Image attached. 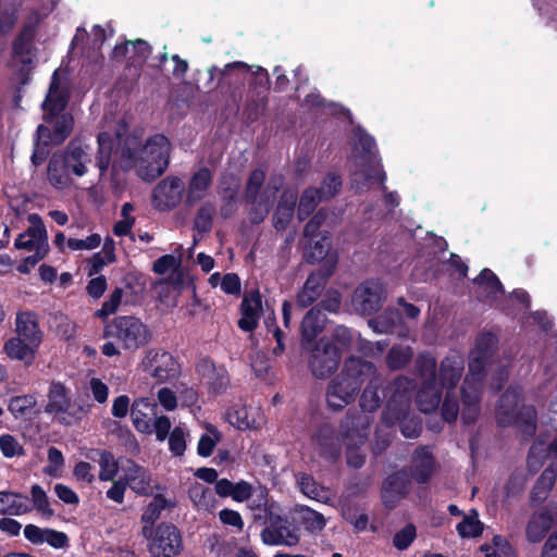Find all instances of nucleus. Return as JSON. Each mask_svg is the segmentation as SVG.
I'll list each match as a JSON object with an SVG mask.
<instances>
[{"label": "nucleus", "mask_w": 557, "mask_h": 557, "mask_svg": "<svg viewBox=\"0 0 557 557\" xmlns=\"http://www.w3.org/2000/svg\"><path fill=\"white\" fill-rule=\"evenodd\" d=\"M556 522L557 503L552 502L530 517L525 527L527 539L532 543L541 542Z\"/></svg>", "instance_id": "16"}, {"label": "nucleus", "mask_w": 557, "mask_h": 557, "mask_svg": "<svg viewBox=\"0 0 557 557\" xmlns=\"http://www.w3.org/2000/svg\"><path fill=\"white\" fill-rule=\"evenodd\" d=\"M123 480L126 485L132 488L138 495H149L153 491V484L151 475L141 466L135 463L132 460H127L126 465L123 466Z\"/></svg>", "instance_id": "21"}, {"label": "nucleus", "mask_w": 557, "mask_h": 557, "mask_svg": "<svg viewBox=\"0 0 557 557\" xmlns=\"http://www.w3.org/2000/svg\"><path fill=\"white\" fill-rule=\"evenodd\" d=\"M463 368V358L457 354L446 357L441 362L440 381L442 388L446 389L445 399L442 406V416L447 422H453L458 417L459 405L455 397L454 388L459 383Z\"/></svg>", "instance_id": "8"}, {"label": "nucleus", "mask_w": 557, "mask_h": 557, "mask_svg": "<svg viewBox=\"0 0 557 557\" xmlns=\"http://www.w3.org/2000/svg\"><path fill=\"white\" fill-rule=\"evenodd\" d=\"M370 424V417L366 413L349 416L341 424V434L347 448V463L352 468L358 469L364 463V455L358 449L368 438Z\"/></svg>", "instance_id": "9"}, {"label": "nucleus", "mask_w": 557, "mask_h": 557, "mask_svg": "<svg viewBox=\"0 0 557 557\" xmlns=\"http://www.w3.org/2000/svg\"><path fill=\"white\" fill-rule=\"evenodd\" d=\"M434 472V458L426 448L417 449L412 457L411 475L418 483H425Z\"/></svg>", "instance_id": "32"}, {"label": "nucleus", "mask_w": 557, "mask_h": 557, "mask_svg": "<svg viewBox=\"0 0 557 557\" xmlns=\"http://www.w3.org/2000/svg\"><path fill=\"white\" fill-rule=\"evenodd\" d=\"M37 21H26L12 41V57L23 65L32 63V54L36 50Z\"/></svg>", "instance_id": "18"}, {"label": "nucleus", "mask_w": 557, "mask_h": 557, "mask_svg": "<svg viewBox=\"0 0 557 557\" xmlns=\"http://www.w3.org/2000/svg\"><path fill=\"white\" fill-rule=\"evenodd\" d=\"M368 382L361 398L360 406L364 411L372 412L380 407V380L376 368L369 361L359 358H349L345 361L342 372L330 383L326 401L335 409H342L350 404L360 386Z\"/></svg>", "instance_id": "2"}, {"label": "nucleus", "mask_w": 557, "mask_h": 557, "mask_svg": "<svg viewBox=\"0 0 557 557\" xmlns=\"http://www.w3.org/2000/svg\"><path fill=\"white\" fill-rule=\"evenodd\" d=\"M519 388H509L500 397L497 408V420L500 424L516 423L527 435L535 432V410L531 406H521Z\"/></svg>", "instance_id": "7"}, {"label": "nucleus", "mask_w": 557, "mask_h": 557, "mask_svg": "<svg viewBox=\"0 0 557 557\" xmlns=\"http://www.w3.org/2000/svg\"><path fill=\"white\" fill-rule=\"evenodd\" d=\"M143 364L144 370L157 382L168 381L178 372L175 359L166 351H149Z\"/></svg>", "instance_id": "15"}, {"label": "nucleus", "mask_w": 557, "mask_h": 557, "mask_svg": "<svg viewBox=\"0 0 557 557\" xmlns=\"http://www.w3.org/2000/svg\"><path fill=\"white\" fill-rule=\"evenodd\" d=\"M300 491L309 498L327 504L331 502V493L318 484L310 475L301 474L298 478Z\"/></svg>", "instance_id": "43"}, {"label": "nucleus", "mask_w": 557, "mask_h": 557, "mask_svg": "<svg viewBox=\"0 0 557 557\" xmlns=\"http://www.w3.org/2000/svg\"><path fill=\"white\" fill-rule=\"evenodd\" d=\"M325 317L322 311L314 307L304 318L301 323V331L304 339L312 341L323 329Z\"/></svg>", "instance_id": "42"}, {"label": "nucleus", "mask_w": 557, "mask_h": 557, "mask_svg": "<svg viewBox=\"0 0 557 557\" xmlns=\"http://www.w3.org/2000/svg\"><path fill=\"white\" fill-rule=\"evenodd\" d=\"M70 171L64 160L54 153L48 166V181L58 189L66 188L71 185Z\"/></svg>", "instance_id": "37"}, {"label": "nucleus", "mask_w": 557, "mask_h": 557, "mask_svg": "<svg viewBox=\"0 0 557 557\" xmlns=\"http://www.w3.org/2000/svg\"><path fill=\"white\" fill-rule=\"evenodd\" d=\"M48 465L44 468V472L52 478H60L64 467V457L57 447L48 449Z\"/></svg>", "instance_id": "55"}, {"label": "nucleus", "mask_w": 557, "mask_h": 557, "mask_svg": "<svg viewBox=\"0 0 557 557\" xmlns=\"http://www.w3.org/2000/svg\"><path fill=\"white\" fill-rule=\"evenodd\" d=\"M98 165L106 171L112 163L121 169L136 168L138 176L151 182L168 168L170 141H98Z\"/></svg>", "instance_id": "1"}, {"label": "nucleus", "mask_w": 557, "mask_h": 557, "mask_svg": "<svg viewBox=\"0 0 557 557\" xmlns=\"http://www.w3.org/2000/svg\"><path fill=\"white\" fill-rule=\"evenodd\" d=\"M557 476V469L553 466L546 468L535 482L530 499L532 503L541 504L549 495Z\"/></svg>", "instance_id": "36"}, {"label": "nucleus", "mask_w": 557, "mask_h": 557, "mask_svg": "<svg viewBox=\"0 0 557 557\" xmlns=\"http://www.w3.org/2000/svg\"><path fill=\"white\" fill-rule=\"evenodd\" d=\"M475 282L485 287V290L491 296H496L498 293H503V285L497 276L488 269H484Z\"/></svg>", "instance_id": "61"}, {"label": "nucleus", "mask_w": 557, "mask_h": 557, "mask_svg": "<svg viewBox=\"0 0 557 557\" xmlns=\"http://www.w3.org/2000/svg\"><path fill=\"white\" fill-rule=\"evenodd\" d=\"M330 248L331 244L326 235H322L318 239L310 238L309 243L306 245L305 258L312 263L319 262L326 257Z\"/></svg>", "instance_id": "49"}, {"label": "nucleus", "mask_w": 557, "mask_h": 557, "mask_svg": "<svg viewBox=\"0 0 557 557\" xmlns=\"http://www.w3.org/2000/svg\"><path fill=\"white\" fill-rule=\"evenodd\" d=\"M45 411L61 424L73 425L86 414L85 408L73 401L61 383H51Z\"/></svg>", "instance_id": "10"}, {"label": "nucleus", "mask_w": 557, "mask_h": 557, "mask_svg": "<svg viewBox=\"0 0 557 557\" xmlns=\"http://www.w3.org/2000/svg\"><path fill=\"white\" fill-rule=\"evenodd\" d=\"M189 498L197 509L208 510L213 506L214 494L210 487L194 483L189 488Z\"/></svg>", "instance_id": "47"}, {"label": "nucleus", "mask_w": 557, "mask_h": 557, "mask_svg": "<svg viewBox=\"0 0 557 557\" xmlns=\"http://www.w3.org/2000/svg\"><path fill=\"white\" fill-rule=\"evenodd\" d=\"M36 405V398L33 395H23L11 398L9 403V410L15 417L25 416Z\"/></svg>", "instance_id": "58"}, {"label": "nucleus", "mask_w": 557, "mask_h": 557, "mask_svg": "<svg viewBox=\"0 0 557 557\" xmlns=\"http://www.w3.org/2000/svg\"><path fill=\"white\" fill-rule=\"evenodd\" d=\"M106 335L112 337L126 350H137L146 346L150 338L149 327L139 319L133 315H120L114 318L106 326Z\"/></svg>", "instance_id": "6"}, {"label": "nucleus", "mask_w": 557, "mask_h": 557, "mask_svg": "<svg viewBox=\"0 0 557 557\" xmlns=\"http://www.w3.org/2000/svg\"><path fill=\"white\" fill-rule=\"evenodd\" d=\"M28 221L32 226L18 235L15 239L14 246L17 249L34 251V255L27 257L25 261L35 265L48 251L47 231L38 214H30L28 216Z\"/></svg>", "instance_id": "11"}, {"label": "nucleus", "mask_w": 557, "mask_h": 557, "mask_svg": "<svg viewBox=\"0 0 557 557\" xmlns=\"http://www.w3.org/2000/svg\"><path fill=\"white\" fill-rule=\"evenodd\" d=\"M32 511L26 495L12 491H0V515L23 516Z\"/></svg>", "instance_id": "29"}, {"label": "nucleus", "mask_w": 557, "mask_h": 557, "mask_svg": "<svg viewBox=\"0 0 557 557\" xmlns=\"http://www.w3.org/2000/svg\"><path fill=\"white\" fill-rule=\"evenodd\" d=\"M25 539L34 545L48 544L49 546L61 549L69 546V536L61 531L50 528H39L36 524H26L24 528Z\"/></svg>", "instance_id": "20"}, {"label": "nucleus", "mask_w": 557, "mask_h": 557, "mask_svg": "<svg viewBox=\"0 0 557 557\" xmlns=\"http://www.w3.org/2000/svg\"><path fill=\"white\" fill-rule=\"evenodd\" d=\"M435 359L431 355H420L417 358L416 367L424 381H436L435 379Z\"/></svg>", "instance_id": "63"}, {"label": "nucleus", "mask_w": 557, "mask_h": 557, "mask_svg": "<svg viewBox=\"0 0 557 557\" xmlns=\"http://www.w3.org/2000/svg\"><path fill=\"white\" fill-rule=\"evenodd\" d=\"M485 557H512V550L508 542L502 536H494L493 544L482 547Z\"/></svg>", "instance_id": "60"}, {"label": "nucleus", "mask_w": 557, "mask_h": 557, "mask_svg": "<svg viewBox=\"0 0 557 557\" xmlns=\"http://www.w3.org/2000/svg\"><path fill=\"white\" fill-rule=\"evenodd\" d=\"M174 499L165 498L162 494H157L152 500L147 505L141 516V521L145 523L143 533L145 536L151 534L152 524L159 519L162 510L175 507Z\"/></svg>", "instance_id": "31"}, {"label": "nucleus", "mask_w": 557, "mask_h": 557, "mask_svg": "<svg viewBox=\"0 0 557 557\" xmlns=\"http://www.w3.org/2000/svg\"><path fill=\"white\" fill-rule=\"evenodd\" d=\"M441 391L436 381H424L417 394V403L422 412L434 411L440 404Z\"/></svg>", "instance_id": "35"}, {"label": "nucleus", "mask_w": 557, "mask_h": 557, "mask_svg": "<svg viewBox=\"0 0 557 557\" xmlns=\"http://www.w3.org/2000/svg\"><path fill=\"white\" fill-rule=\"evenodd\" d=\"M232 425L239 430L259 429L264 424V414L258 406H240L227 412Z\"/></svg>", "instance_id": "22"}, {"label": "nucleus", "mask_w": 557, "mask_h": 557, "mask_svg": "<svg viewBox=\"0 0 557 557\" xmlns=\"http://www.w3.org/2000/svg\"><path fill=\"white\" fill-rule=\"evenodd\" d=\"M197 369L214 393H222L228 386V375L223 367L216 368L211 360L205 359L199 362Z\"/></svg>", "instance_id": "28"}, {"label": "nucleus", "mask_w": 557, "mask_h": 557, "mask_svg": "<svg viewBox=\"0 0 557 557\" xmlns=\"http://www.w3.org/2000/svg\"><path fill=\"white\" fill-rule=\"evenodd\" d=\"M36 347L30 345L29 342L25 343L22 337H13L4 344V351L11 359L29 363L34 359Z\"/></svg>", "instance_id": "40"}, {"label": "nucleus", "mask_w": 557, "mask_h": 557, "mask_svg": "<svg viewBox=\"0 0 557 557\" xmlns=\"http://www.w3.org/2000/svg\"><path fill=\"white\" fill-rule=\"evenodd\" d=\"M70 91L67 87H61L58 71H54L50 81L49 90L44 101V109L47 114L61 113L67 107Z\"/></svg>", "instance_id": "24"}, {"label": "nucleus", "mask_w": 557, "mask_h": 557, "mask_svg": "<svg viewBox=\"0 0 557 557\" xmlns=\"http://www.w3.org/2000/svg\"><path fill=\"white\" fill-rule=\"evenodd\" d=\"M412 355V350L409 346L395 345L387 354L386 363L389 369L398 370L404 368L411 360Z\"/></svg>", "instance_id": "52"}, {"label": "nucleus", "mask_w": 557, "mask_h": 557, "mask_svg": "<svg viewBox=\"0 0 557 557\" xmlns=\"http://www.w3.org/2000/svg\"><path fill=\"white\" fill-rule=\"evenodd\" d=\"M314 449L325 459L335 460L339 455L338 438L329 425L321 426L312 438Z\"/></svg>", "instance_id": "27"}, {"label": "nucleus", "mask_w": 557, "mask_h": 557, "mask_svg": "<svg viewBox=\"0 0 557 557\" xmlns=\"http://www.w3.org/2000/svg\"><path fill=\"white\" fill-rule=\"evenodd\" d=\"M221 432L212 424H205V433L200 436L197 453L201 457H209L216 444L221 441Z\"/></svg>", "instance_id": "46"}, {"label": "nucleus", "mask_w": 557, "mask_h": 557, "mask_svg": "<svg viewBox=\"0 0 557 557\" xmlns=\"http://www.w3.org/2000/svg\"><path fill=\"white\" fill-rule=\"evenodd\" d=\"M354 149L357 154L354 157L356 169L351 177L352 187L361 193L379 183L385 189L386 175L382 170L374 141H357Z\"/></svg>", "instance_id": "5"}, {"label": "nucleus", "mask_w": 557, "mask_h": 557, "mask_svg": "<svg viewBox=\"0 0 557 557\" xmlns=\"http://www.w3.org/2000/svg\"><path fill=\"white\" fill-rule=\"evenodd\" d=\"M0 450L7 458L22 456L24 453L20 442L11 434L0 435Z\"/></svg>", "instance_id": "64"}, {"label": "nucleus", "mask_w": 557, "mask_h": 557, "mask_svg": "<svg viewBox=\"0 0 557 557\" xmlns=\"http://www.w3.org/2000/svg\"><path fill=\"white\" fill-rule=\"evenodd\" d=\"M150 407H151V404L146 398L138 399L133 404V407L131 410L132 421H133L135 429L141 433H151L152 432V424L146 418V413L143 412V409H149Z\"/></svg>", "instance_id": "48"}, {"label": "nucleus", "mask_w": 557, "mask_h": 557, "mask_svg": "<svg viewBox=\"0 0 557 557\" xmlns=\"http://www.w3.org/2000/svg\"><path fill=\"white\" fill-rule=\"evenodd\" d=\"M211 172L208 169L198 170L190 180L187 202L195 203L202 199L211 184Z\"/></svg>", "instance_id": "38"}, {"label": "nucleus", "mask_w": 557, "mask_h": 557, "mask_svg": "<svg viewBox=\"0 0 557 557\" xmlns=\"http://www.w3.org/2000/svg\"><path fill=\"white\" fill-rule=\"evenodd\" d=\"M151 553L157 557H172L182 550V537L173 524L161 523L150 545Z\"/></svg>", "instance_id": "14"}, {"label": "nucleus", "mask_w": 557, "mask_h": 557, "mask_svg": "<svg viewBox=\"0 0 557 557\" xmlns=\"http://www.w3.org/2000/svg\"><path fill=\"white\" fill-rule=\"evenodd\" d=\"M261 539L267 545L295 546L299 542V534L282 517L271 516L270 524L261 532Z\"/></svg>", "instance_id": "17"}, {"label": "nucleus", "mask_w": 557, "mask_h": 557, "mask_svg": "<svg viewBox=\"0 0 557 557\" xmlns=\"http://www.w3.org/2000/svg\"><path fill=\"white\" fill-rule=\"evenodd\" d=\"M383 299V285L379 281H367L354 292L351 305L357 312L371 314L381 308Z\"/></svg>", "instance_id": "13"}, {"label": "nucleus", "mask_w": 557, "mask_h": 557, "mask_svg": "<svg viewBox=\"0 0 557 557\" xmlns=\"http://www.w3.org/2000/svg\"><path fill=\"white\" fill-rule=\"evenodd\" d=\"M187 430L182 426H175L169 435V447L173 455L182 456L186 449Z\"/></svg>", "instance_id": "57"}, {"label": "nucleus", "mask_w": 557, "mask_h": 557, "mask_svg": "<svg viewBox=\"0 0 557 557\" xmlns=\"http://www.w3.org/2000/svg\"><path fill=\"white\" fill-rule=\"evenodd\" d=\"M321 290L322 285L320 280L314 275H310L307 278L304 288L297 296V304L301 308L310 306L319 297Z\"/></svg>", "instance_id": "51"}, {"label": "nucleus", "mask_w": 557, "mask_h": 557, "mask_svg": "<svg viewBox=\"0 0 557 557\" xmlns=\"http://www.w3.org/2000/svg\"><path fill=\"white\" fill-rule=\"evenodd\" d=\"M458 534L461 537H475L482 532V523L479 520L478 512L471 510L469 515L463 516L461 522L456 527Z\"/></svg>", "instance_id": "53"}, {"label": "nucleus", "mask_w": 557, "mask_h": 557, "mask_svg": "<svg viewBox=\"0 0 557 557\" xmlns=\"http://www.w3.org/2000/svg\"><path fill=\"white\" fill-rule=\"evenodd\" d=\"M101 236L97 233L88 235L86 238H67V250L89 251L98 248L101 244Z\"/></svg>", "instance_id": "54"}, {"label": "nucleus", "mask_w": 557, "mask_h": 557, "mask_svg": "<svg viewBox=\"0 0 557 557\" xmlns=\"http://www.w3.org/2000/svg\"><path fill=\"white\" fill-rule=\"evenodd\" d=\"M261 309V296L258 292L246 295L240 306L242 318L238 321V326L246 332L255 330L258 325Z\"/></svg>", "instance_id": "26"}, {"label": "nucleus", "mask_w": 557, "mask_h": 557, "mask_svg": "<svg viewBox=\"0 0 557 557\" xmlns=\"http://www.w3.org/2000/svg\"><path fill=\"white\" fill-rule=\"evenodd\" d=\"M319 199V190L313 188H308L304 191L300 198L298 215L300 219L309 215L314 208L317 207Z\"/></svg>", "instance_id": "59"}, {"label": "nucleus", "mask_w": 557, "mask_h": 557, "mask_svg": "<svg viewBox=\"0 0 557 557\" xmlns=\"http://www.w3.org/2000/svg\"><path fill=\"white\" fill-rule=\"evenodd\" d=\"M59 156L76 176L81 177L86 174L90 156L81 145L72 143L65 153Z\"/></svg>", "instance_id": "33"}, {"label": "nucleus", "mask_w": 557, "mask_h": 557, "mask_svg": "<svg viewBox=\"0 0 557 557\" xmlns=\"http://www.w3.org/2000/svg\"><path fill=\"white\" fill-rule=\"evenodd\" d=\"M293 519L310 533L321 532L326 525L324 516L307 506L295 507Z\"/></svg>", "instance_id": "34"}, {"label": "nucleus", "mask_w": 557, "mask_h": 557, "mask_svg": "<svg viewBox=\"0 0 557 557\" xmlns=\"http://www.w3.org/2000/svg\"><path fill=\"white\" fill-rule=\"evenodd\" d=\"M30 502L32 510L35 509L44 519L47 520L54 516L49 497L40 485L35 484L30 487Z\"/></svg>", "instance_id": "45"}, {"label": "nucleus", "mask_w": 557, "mask_h": 557, "mask_svg": "<svg viewBox=\"0 0 557 557\" xmlns=\"http://www.w3.org/2000/svg\"><path fill=\"white\" fill-rule=\"evenodd\" d=\"M339 359L338 348L329 339L321 338L314 346L309 361L312 374L319 379L327 377L337 369Z\"/></svg>", "instance_id": "12"}, {"label": "nucleus", "mask_w": 557, "mask_h": 557, "mask_svg": "<svg viewBox=\"0 0 557 557\" xmlns=\"http://www.w3.org/2000/svg\"><path fill=\"white\" fill-rule=\"evenodd\" d=\"M400 313L397 310L387 308L377 318L370 319L368 321V325L375 333H392L395 330V327L400 323Z\"/></svg>", "instance_id": "44"}, {"label": "nucleus", "mask_w": 557, "mask_h": 557, "mask_svg": "<svg viewBox=\"0 0 557 557\" xmlns=\"http://www.w3.org/2000/svg\"><path fill=\"white\" fill-rule=\"evenodd\" d=\"M410 490V480L405 471H398L389 475L382 490V497L384 503L393 507L396 502L404 497Z\"/></svg>", "instance_id": "25"}, {"label": "nucleus", "mask_w": 557, "mask_h": 557, "mask_svg": "<svg viewBox=\"0 0 557 557\" xmlns=\"http://www.w3.org/2000/svg\"><path fill=\"white\" fill-rule=\"evenodd\" d=\"M546 457H557V436L545 447L542 442L535 443L529 453L528 467L531 471H537Z\"/></svg>", "instance_id": "41"}, {"label": "nucleus", "mask_w": 557, "mask_h": 557, "mask_svg": "<svg viewBox=\"0 0 557 557\" xmlns=\"http://www.w3.org/2000/svg\"><path fill=\"white\" fill-rule=\"evenodd\" d=\"M412 389L413 385L409 379L405 376L397 377L389 386V396L383 412V421L387 425L399 422L403 435L408 438L418 437L421 432L419 419L416 417L409 418Z\"/></svg>", "instance_id": "4"}, {"label": "nucleus", "mask_w": 557, "mask_h": 557, "mask_svg": "<svg viewBox=\"0 0 557 557\" xmlns=\"http://www.w3.org/2000/svg\"><path fill=\"white\" fill-rule=\"evenodd\" d=\"M123 297V290L121 288H115L109 299L106 300L102 307L95 312V315L100 319H107L109 315L116 312L119 309Z\"/></svg>", "instance_id": "62"}, {"label": "nucleus", "mask_w": 557, "mask_h": 557, "mask_svg": "<svg viewBox=\"0 0 557 557\" xmlns=\"http://www.w3.org/2000/svg\"><path fill=\"white\" fill-rule=\"evenodd\" d=\"M73 126L74 119L71 113L47 114L46 124H40L37 127V139H67L73 131Z\"/></svg>", "instance_id": "19"}, {"label": "nucleus", "mask_w": 557, "mask_h": 557, "mask_svg": "<svg viewBox=\"0 0 557 557\" xmlns=\"http://www.w3.org/2000/svg\"><path fill=\"white\" fill-rule=\"evenodd\" d=\"M252 78L250 82V87L255 89H259L257 91L258 96H261L262 99H267V92L270 88V76L268 71L262 66H256L255 71L251 73Z\"/></svg>", "instance_id": "56"}, {"label": "nucleus", "mask_w": 557, "mask_h": 557, "mask_svg": "<svg viewBox=\"0 0 557 557\" xmlns=\"http://www.w3.org/2000/svg\"><path fill=\"white\" fill-rule=\"evenodd\" d=\"M95 453L99 456V480L104 482L113 481L119 471L115 458L107 450H96Z\"/></svg>", "instance_id": "50"}, {"label": "nucleus", "mask_w": 557, "mask_h": 557, "mask_svg": "<svg viewBox=\"0 0 557 557\" xmlns=\"http://www.w3.org/2000/svg\"><path fill=\"white\" fill-rule=\"evenodd\" d=\"M182 181L177 177L163 180L154 189V200L161 210L174 208L182 199Z\"/></svg>", "instance_id": "23"}, {"label": "nucleus", "mask_w": 557, "mask_h": 557, "mask_svg": "<svg viewBox=\"0 0 557 557\" xmlns=\"http://www.w3.org/2000/svg\"><path fill=\"white\" fill-rule=\"evenodd\" d=\"M297 195L293 190H286L282 194L281 201L274 214V225L277 230L286 227L293 216Z\"/></svg>", "instance_id": "39"}, {"label": "nucleus", "mask_w": 557, "mask_h": 557, "mask_svg": "<svg viewBox=\"0 0 557 557\" xmlns=\"http://www.w3.org/2000/svg\"><path fill=\"white\" fill-rule=\"evenodd\" d=\"M15 331L18 337L30 345L38 346L41 342V333L38 327V321L34 313L20 312L15 320Z\"/></svg>", "instance_id": "30"}, {"label": "nucleus", "mask_w": 557, "mask_h": 557, "mask_svg": "<svg viewBox=\"0 0 557 557\" xmlns=\"http://www.w3.org/2000/svg\"><path fill=\"white\" fill-rule=\"evenodd\" d=\"M497 338L492 333L481 334L474 348L470 352L469 372L466 375L461 393L465 409L462 420L466 423L473 422L479 413L478 404L480 399L481 382L485 375V366L492 356Z\"/></svg>", "instance_id": "3"}]
</instances>
